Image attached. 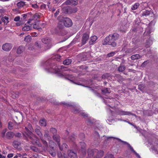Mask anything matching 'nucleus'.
Here are the masks:
<instances>
[{"label": "nucleus", "instance_id": "obj_20", "mask_svg": "<svg viewBox=\"0 0 158 158\" xmlns=\"http://www.w3.org/2000/svg\"><path fill=\"white\" fill-rule=\"evenodd\" d=\"M65 3L66 5H72L75 6L77 5V2L75 0H67L66 2H65Z\"/></svg>", "mask_w": 158, "mask_h": 158}, {"label": "nucleus", "instance_id": "obj_39", "mask_svg": "<svg viewBox=\"0 0 158 158\" xmlns=\"http://www.w3.org/2000/svg\"><path fill=\"white\" fill-rule=\"evenodd\" d=\"M8 18L7 16H5L2 19V21L5 24H7L9 21H8Z\"/></svg>", "mask_w": 158, "mask_h": 158}, {"label": "nucleus", "instance_id": "obj_5", "mask_svg": "<svg viewBox=\"0 0 158 158\" xmlns=\"http://www.w3.org/2000/svg\"><path fill=\"white\" fill-rule=\"evenodd\" d=\"M7 130L5 129L3 130L1 133V137L8 139H11L13 138L15 135L14 133L11 131H8L6 133Z\"/></svg>", "mask_w": 158, "mask_h": 158}, {"label": "nucleus", "instance_id": "obj_53", "mask_svg": "<svg viewBox=\"0 0 158 158\" xmlns=\"http://www.w3.org/2000/svg\"><path fill=\"white\" fill-rule=\"evenodd\" d=\"M15 136L16 137L19 138L22 137V135L20 133H18L15 134Z\"/></svg>", "mask_w": 158, "mask_h": 158}, {"label": "nucleus", "instance_id": "obj_10", "mask_svg": "<svg viewBox=\"0 0 158 158\" xmlns=\"http://www.w3.org/2000/svg\"><path fill=\"white\" fill-rule=\"evenodd\" d=\"M12 45L10 43H6L2 46V49L5 51H9L12 48Z\"/></svg>", "mask_w": 158, "mask_h": 158}, {"label": "nucleus", "instance_id": "obj_26", "mask_svg": "<svg viewBox=\"0 0 158 158\" xmlns=\"http://www.w3.org/2000/svg\"><path fill=\"white\" fill-rule=\"evenodd\" d=\"M102 92L104 94L110 93L111 92L110 89L109 88H104L101 90Z\"/></svg>", "mask_w": 158, "mask_h": 158}, {"label": "nucleus", "instance_id": "obj_22", "mask_svg": "<svg viewBox=\"0 0 158 158\" xmlns=\"http://www.w3.org/2000/svg\"><path fill=\"white\" fill-rule=\"evenodd\" d=\"M80 145L81 148L83 150V152H84V154H85L86 151L85 148H86V145L85 143L83 142H81L80 143Z\"/></svg>", "mask_w": 158, "mask_h": 158}, {"label": "nucleus", "instance_id": "obj_31", "mask_svg": "<svg viewBox=\"0 0 158 158\" xmlns=\"http://www.w3.org/2000/svg\"><path fill=\"white\" fill-rule=\"evenodd\" d=\"M126 69V67L124 65H120L118 67V70L119 72H123V71Z\"/></svg>", "mask_w": 158, "mask_h": 158}, {"label": "nucleus", "instance_id": "obj_18", "mask_svg": "<svg viewBox=\"0 0 158 158\" xmlns=\"http://www.w3.org/2000/svg\"><path fill=\"white\" fill-rule=\"evenodd\" d=\"M71 8L69 6L64 7L62 9V12L65 14H70Z\"/></svg>", "mask_w": 158, "mask_h": 158}, {"label": "nucleus", "instance_id": "obj_48", "mask_svg": "<svg viewBox=\"0 0 158 158\" xmlns=\"http://www.w3.org/2000/svg\"><path fill=\"white\" fill-rule=\"evenodd\" d=\"M77 11V9L76 8H74L73 9L71 8L70 10V14L72 13H75Z\"/></svg>", "mask_w": 158, "mask_h": 158}, {"label": "nucleus", "instance_id": "obj_7", "mask_svg": "<svg viewBox=\"0 0 158 158\" xmlns=\"http://www.w3.org/2000/svg\"><path fill=\"white\" fill-rule=\"evenodd\" d=\"M116 114L118 115H132L136 117V115L134 114L131 113V112L129 111H125L123 110H119L116 111Z\"/></svg>", "mask_w": 158, "mask_h": 158}, {"label": "nucleus", "instance_id": "obj_33", "mask_svg": "<svg viewBox=\"0 0 158 158\" xmlns=\"http://www.w3.org/2000/svg\"><path fill=\"white\" fill-rule=\"evenodd\" d=\"M39 123L41 126L45 127L46 126V121L44 119H42L40 120Z\"/></svg>", "mask_w": 158, "mask_h": 158}, {"label": "nucleus", "instance_id": "obj_6", "mask_svg": "<svg viewBox=\"0 0 158 158\" xmlns=\"http://www.w3.org/2000/svg\"><path fill=\"white\" fill-rule=\"evenodd\" d=\"M107 44L112 45L113 47H115L116 46V43L113 38H111L110 35L106 38L103 43V44L104 45Z\"/></svg>", "mask_w": 158, "mask_h": 158}, {"label": "nucleus", "instance_id": "obj_45", "mask_svg": "<svg viewBox=\"0 0 158 158\" xmlns=\"http://www.w3.org/2000/svg\"><path fill=\"white\" fill-rule=\"evenodd\" d=\"M61 57V56H60V55L56 54L53 56L52 57L53 59H55L57 60L60 59V58Z\"/></svg>", "mask_w": 158, "mask_h": 158}, {"label": "nucleus", "instance_id": "obj_63", "mask_svg": "<svg viewBox=\"0 0 158 158\" xmlns=\"http://www.w3.org/2000/svg\"><path fill=\"white\" fill-rule=\"evenodd\" d=\"M134 50H135V49H134L133 48L129 49H128V52H129V53L132 52Z\"/></svg>", "mask_w": 158, "mask_h": 158}, {"label": "nucleus", "instance_id": "obj_62", "mask_svg": "<svg viewBox=\"0 0 158 158\" xmlns=\"http://www.w3.org/2000/svg\"><path fill=\"white\" fill-rule=\"evenodd\" d=\"M60 12V11L59 10H57L56 12L54 14V15L55 17H56L59 14Z\"/></svg>", "mask_w": 158, "mask_h": 158}, {"label": "nucleus", "instance_id": "obj_43", "mask_svg": "<svg viewBox=\"0 0 158 158\" xmlns=\"http://www.w3.org/2000/svg\"><path fill=\"white\" fill-rule=\"evenodd\" d=\"M104 158H114V156L111 154H107Z\"/></svg>", "mask_w": 158, "mask_h": 158}, {"label": "nucleus", "instance_id": "obj_27", "mask_svg": "<svg viewBox=\"0 0 158 158\" xmlns=\"http://www.w3.org/2000/svg\"><path fill=\"white\" fill-rule=\"evenodd\" d=\"M141 58V56L138 54H135L132 55L131 56V59L133 60H135L138 59H139Z\"/></svg>", "mask_w": 158, "mask_h": 158}, {"label": "nucleus", "instance_id": "obj_51", "mask_svg": "<svg viewBox=\"0 0 158 158\" xmlns=\"http://www.w3.org/2000/svg\"><path fill=\"white\" fill-rule=\"evenodd\" d=\"M49 153L52 156L54 157L56 156V153L54 152H49Z\"/></svg>", "mask_w": 158, "mask_h": 158}, {"label": "nucleus", "instance_id": "obj_1", "mask_svg": "<svg viewBox=\"0 0 158 158\" xmlns=\"http://www.w3.org/2000/svg\"><path fill=\"white\" fill-rule=\"evenodd\" d=\"M25 129L27 131L26 134L28 138L31 140L32 143L34 145H36L39 147L42 146V144L39 141V139L31 131H30L28 127H25Z\"/></svg>", "mask_w": 158, "mask_h": 158}, {"label": "nucleus", "instance_id": "obj_49", "mask_svg": "<svg viewBox=\"0 0 158 158\" xmlns=\"http://www.w3.org/2000/svg\"><path fill=\"white\" fill-rule=\"evenodd\" d=\"M93 92L95 95L99 97H101V95L99 93L97 92L96 91H94V90H93Z\"/></svg>", "mask_w": 158, "mask_h": 158}, {"label": "nucleus", "instance_id": "obj_24", "mask_svg": "<svg viewBox=\"0 0 158 158\" xmlns=\"http://www.w3.org/2000/svg\"><path fill=\"white\" fill-rule=\"evenodd\" d=\"M150 11L148 10H145L142 11V16H147L150 15Z\"/></svg>", "mask_w": 158, "mask_h": 158}, {"label": "nucleus", "instance_id": "obj_23", "mask_svg": "<svg viewBox=\"0 0 158 158\" xmlns=\"http://www.w3.org/2000/svg\"><path fill=\"white\" fill-rule=\"evenodd\" d=\"M24 50V47L21 46H19L17 49V52L18 54H20L23 52Z\"/></svg>", "mask_w": 158, "mask_h": 158}, {"label": "nucleus", "instance_id": "obj_60", "mask_svg": "<svg viewBox=\"0 0 158 158\" xmlns=\"http://www.w3.org/2000/svg\"><path fill=\"white\" fill-rule=\"evenodd\" d=\"M64 74L65 76H67V77H66V78H67V79H69V78H70V77H72L71 75H70L69 74H65V73H64Z\"/></svg>", "mask_w": 158, "mask_h": 158}, {"label": "nucleus", "instance_id": "obj_14", "mask_svg": "<svg viewBox=\"0 0 158 158\" xmlns=\"http://www.w3.org/2000/svg\"><path fill=\"white\" fill-rule=\"evenodd\" d=\"M41 40L44 44H49L50 47H51V43L52 40L50 38L48 37L44 38L42 39Z\"/></svg>", "mask_w": 158, "mask_h": 158}, {"label": "nucleus", "instance_id": "obj_40", "mask_svg": "<svg viewBox=\"0 0 158 158\" xmlns=\"http://www.w3.org/2000/svg\"><path fill=\"white\" fill-rule=\"evenodd\" d=\"M62 104L64 105L65 106H73L74 105V104L73 103H67L64 102H61Z\"/></svg>", "mask_w": 158, "mask_h": 158}, {"label": "nucleus", "instance_id": "obj_64", "mask_svg": "<svg viewBox=\"0 0 158 158\" xmlns=\"http://www.w3.org/2000/svg\"><path fill=\"white\" fill-rule=\"evenodd\" d=\"M27 15V14H24L22 15V16L23 19H24L26 18Z\"/></svg>", "mask_w": 158, "mask_h": 158}, {"label": "nucleus", "instance_id": "obj_35", "mask_svg": "<svg viewBox=\"0 0 158 158\" xmlns=\"http://www.w3.org/2000/svg\"><path fill=\"white\" fill-rule=\"evenodd\" d=\"M25 2L23 1H20L17 3V6L19 8L22 7L25 5Z\"/></svg>", "mask_w": 158, "mask_h": 158}, {"label": "nucleus", "instance_id": "obj_59", "mask_svg": "<svg viewBox=\"0 0 158 158\" xmlns=\"http://www.w3.org/2000/svg\"><path fill=\"white\" fill-rule=\"evenodd\" d=\"M28 49L30 50H33L34 48H33L32 46L31 45H30L29 46Z\"/></svg>", "mask_w": 158, "mask_h": 158}, {"label": "nucleus", "instance_id": "obj_3", "mask_svg": "<svg viewBox=\"0 0 158 158\" xmlns=\"http://www.w3.org/2000/svg\"><path fill=\"white\" fill-rule=\"evenodd\" d=\"M87 152L89 157H90L94 156V158H101L104 154L103 151L98 150L96 149H89Z\"/></svg>", "mask_w": 158, "mask_h": 158}, {"label": "nucleus", "instance_id": "obj_17", "mask_svg": "<svg viewBox=\"0 0 158 158\" xmlns=\"http://www.w3.org/2000/svg\"><path fill=\"white\" fill-rule=\"evenodd\" d=\"M68 155L71 158H77V156L76 152L70 151L68 152Z\"/></svg>", "mask_w": 158, "mask_h": 158}, {"label": "nucleus", "instance_id": "obj_57", "mask_svg": "<svg viewBox=\"0 0 158 158\" xmlns=\"http://www.w3.org/2000/svg\"><path fill=\"white\" fill-rule=\"evenodd\" d=\"M38 34L36 32H33L31 33V36L33 37H36L37 36Z\"/></svg>", "mask_w": 158, "mask_h": 158}, {"label": "nucleus", "instance_id": "obj_56", "mask_svg": "<svg viewBox=\"0 0 158 158\" xmlns=\"http://www.w3.org/2000/svg\"><path fill=\"white\" fill-rule=\"evenodd\" d=\"M138 89L141 90H143L144 89V87L142 85H139L138 86Z\"/></svg>", "mask_w": 158, "mask_h": 158}, {"label": "nucleus", "instance_id": "obj_32", "mask_svg": "<svg viewBox=\"0 0 158 158\" xmlns=\"http://www.w3.org/2000/svg\"><path fill=\"white\" fill-rule=\"evenodd\" d=\"M111 38H112L114 41H115L118 39L119 37V35L117 33H114L111 35Z\"/></svg>", "mask_w": 158, "mask_h": 158}, {"label": "nucleus", "instance_id": "obj_8", "mask_svg": "<svg viewBox=\"0 0 158 158\" xmlns=\"http://www.w3.org/2000/svg\"><path fill=\"white\" fill-rule=\"evenodd\" d=\"M45 134L44 135V137L45 139L47 138L49 142V146L50 147L53 148V147L52 146V143H53V144L54 142L52 141V138L49 134V131H45Z\"/></svg>", "mask_w": 158, "mask_h": 158}, {"label": "nucleus", "instance_id": "obj_12", "mask_svg": "<svg viewBox=\"0 0 158 158\" xmlns=\"http://www.w3.org/2000/svg\"><path fill=\"white\" fill-rule=\"evenodd\" d=\"M41 130V128L39 126L36 125L35 126V131L40 138L43 137V134L40 131Z\"/></svg>", "mask_w": 158, "mask_h": 158}, {"label": "nucleus", "instance_id": "obj_11", "mask_svg": "<svg viewBox=\"0 0 158 158\" xmlns=\"http://www.w3.org/2000/svg\"><path fill=\"white\" fill-rule=\"evenodd\" d=\"M58 26L55 28V32L58 33L61 30H62L64 27L63 22H60L59 21Z\"/></svg>", "mask_w": 158, "mask_h": 158}, {"label": "nucleus", "instance_id": "obj_37", "mask_svg": "<svg viewBox=\"0 0 158 158\" xmlns=\"http://www.w3.org/2000/svg\"><path fill=\"white\" fill-rule=\"evenodd\" d=\"M110 76L111 74L110 73H105L102 75V78L103 79H105Z\"/></svg>", "mask_w": 158, "mask_h": 158}, {"label": "nucleus", "instance_id": "obj_19", "mask_svg": "<svg viewBox=\"0 0 158 158\" xmlns=\"http://www.w3.org/2000/svg\"><path fill=\"white\" fill-rule=\"evenodd\" d=\"M31 25L30 24V26L27 25L26 23L24 25V26L22 28V30L23 31H28L31 29Z\"/></svg>", "mask_w": 158, "mask_h": 158}, {"label": "nucleus", "instance_id": "obj_41", "mask_svg": "<svg viewBox=\"0 0 158 158\" xmlns=\"http://www.w3.org/2000/svg\"><path fill=\"white\" fill-rule=\"evenodd\" d=\"M139 3H136L131 7V9L132 10H135L139 6Z\"/></svg>", "mask_w": 158, "mask_h": 158}, {"label": "nucleus", "instance_id": "obj_21", "mask_svg": "<svg viewBox=\"0 0 158 158\" xmlns=\"http://www.w3.org/2000/svg\"><path fill=\"white\" fill-rule=\"evenodd\" d=\"M20 144L21 143L19 142L16 140L14 141L12 144L13 146L16 148H18Z\"/></svg>", "mask_w": 158, "mask_h": 158}, {"label": "nucleus", "instance_id": "obj_25", "mask_svg": "<svg viewBox=\"0 0 158 158\" xmlns=\"http://www.w3.org/2000/svg\"><path fill=\"white\" fill-rule=\"evenodd\" d=\"M97 39V36L94 35L91 37L90 41H89V43L91 44L94 43Z\"/></svg>", "mask_w": 158, "mask_h": 158}, {"label": "nucleus", "instance_id": "obj_52", "mask_svg": "<svg viewBox=\"0 0 158 158\" xmlns=\"http://www.w3.org/2000/svg\"><path fill=\"white\" fill-rule=\"evenodd\" d=\"M28 128L31 131H32L33 130L32 127V126L30 123H28Z\"/></svg>", "mask_w": 158, "mask_h": 158}, {"label": "nucleus", "instance_id": "obj_13", "mask_svg": "<svg viewBox=\"0 0 158 158\" xmlns=\"http://www.w3.org/2000/svg\"><path fill=\"white\" fill-rule=\"evenodd\" d=\"M89 35L86 33L83 34L81 40V44L82 45L85 44L89 38Z\"/></svg>", "mask_w": 158, "mask_h": 158}, {"label": "nucleus", "instance_id": "obj_55", "mask_svg": "<svg viewBox=\"0 0 158 158\" xmlns=\"http://www.w3.org/2000/svg\"><path fill=\"white\" fill-rule=\"evenodd\" d=\"M148 63V61H145L142 64L141 66L143 67H144Z\"/></svg>", "mask_w": 158, "mask_h": 158}, {"label": "nucleus", "instance_id": "obj_16", "mask_svg": "<svg viewBox=\"0 0 158 158\" xmlns=\"http://www.w3.org/2000/svg\"><path fill=\"white\" fill-rule=\"evenodd\" d=\"M58 145L59 149L61 151L65 150L68 148V146L65 143H63L61 146L60 143H58Z\"/></svg>", "mask_w": 158, "mask_h": 158}, {"label": "nucleus", "instance_id": "obj_42", "mask_svg": "<svg viewBox=\"0 0 158 158\" xmlns=\"http://www.w3.org/2000/svg\"><path fill=\"white\" fill-rule=\"evenodd\" d=\"M50 131L52 133L53 135H56L57 133V131L56 129L55 128H52L50 129Z\"/></svg>", "mask_w": 158, "mask_h": 158}, {"label": "nucleus", "instance_id": "obj_54", "mask_svg": "<svg viewBox=\"0 0 158 158\" xmlns=\"http://www.w3.org/2000/svg\"><path fill=\"white\" fill-rule=\"evenodd\" d=\"M19 127V124L17 123H14V128L15 129H17Z\"/></svg>", "mask_w": 158, "mask_h": 158}, {"label": "nucleus", "instance_id": "obj_28", "mask_svg": "<svg viewBox=\"0 0 158 158\" xmlns=\"http://www.w3.org/2000/svg\"><path fill=\"white\" fill-rule=\"evenodd\" d=\"M72 62V60L71 59H68L64 61L63 64L65 65H68L70 64Z\"/></svg>", "mask_w": 158, "mask_h": 158}, {"label": "nucleus", "instance_id": "obj_30", "mask_svg": "<svg viewBox=\"0 0 158 158\" xmlns=\"http://www.w3.org/2000/svg\"><path fill=\"white\" fill-rule=\"evenodd\" d=\"M31 40V38L30 35H28L25 36L24 39V41L26 42H30Z\"/></svg>", "mask_w": 158, "mask_h": 158}, {"label": "nucleus", "instance_id": "obj_4", "mask_svg": "<svg viewBox=\"0 0 158 158\" xmlns=\"http://www.w3.org/2000/svg\"><path fill=\"white\" fill-rule=\"evenodd\" d=\"M58 20L60 22H63L65 27H69L72 25V20L69 18H64L62 15H60L58 18Z\"/></svg>", "mask_w": 158, "mask_h": 158}, {"label": "nucleus", "instance_id": "obj_61", "mask_svg": "<svg viewBox=\"0 0 158 158\" xmlns=\"http://www.w3.org/2000/svg\"><path fill=\"white\" fill-rule=\"evenodd\" d=\"M13 156V154L12 153L9 154L7 156L8 158H10L12 157Z\"/></svg>", "mask_w": 158, "mask_h": 158}, {"label": "nucleus", "instance_id": "obj_29", "mask_svg": "<svg viewBox=\"0 0 158 158\" xmlns=\"http://www.w3.org/2000/svg\"><path fill=\"white\" fill-rule=\"evenodd\" d=\"M152 40L150 39L147 40L145 43L146 47V48H148L152 44Z\"/></svg>", "mask_w": 158, "mask_h": 158}, {"label": "nucleus", "instance_id": "obj_36", "mask_svg": "<svg viewBox=\"0 0 158 158\" xmlns=\"http://www.w3.org/2000/svg\"><path fill=\"white\" fill-rule=\"evenodd\" d=\"M14 126V123L9 122L8 123V128L11 130L13 129Z\"/></svg>", "mask_w": 158, "mask_h": 158}, {"label": "nucleus", "instance_id": "obj_15", "mask_svg": "<svg viewBox=\"0 0 158 158\" xmlns=\"http://www.w3.org/2000/svg\"><path fill=\"white\" fill-rule=\"evenodd\" d=\"M41 13H36L34 14L33 16V19H30L29 21H28L27 23L29 24L30 23L31 21L33 19L36 20L40 18L41 16Z\"/></svg>", "mask_w": 158, "mask_h": 158}, {"label": "nucleus", "instance_id": "obj_50", "mask_svg": "<svg viewBox=\"0 0 158 158\" xmlns=\"http://www.w3.org/2000/svg\"><path fill=\"white\" fill-rule=\"evenodd\" d=\"M35 45L36 47L38 48H41V45L38 42H36L35 43Z\"/></svg>", "mask_w": 158, "mask_h": 158}, {"label": "nucleus", "instance_id": "obj_46", "mask_svg": "<svg viewBox=\"0 0 158 158\" xmlns=\"http://www.w3.org/2000/svg\"><path fill=\"white\" fill-rule=\"evenodd\" d=\"M115 52H111L109 53L108 54L107 56L108 57L113 56L115 55Z\"/></svg>", "mask_w": 158, "mask_h": 158}, {"label": "nucleus", "instance_id": "obj_34", "mask_svg": "<svg viewBox=\"0 0 158 158\" xmlns=\"http://www.w3.org/2000/svg\"><path fill=\"white\" fill-rule=\"evenodd\" d=\"M53 139L54 140L57 142V143H59L60 139V137L58 135H53Z\"/></svg>", "mask_w": 158, "mask_h": 158}, {"label": "nucleus", "instance_id": "obj_9", "mask_svg": "<svg viewBox=\"0 0 158 158\" xmlns=\"http://www.w3.org/2000/svg\"><path fill=\"white\" fill-rule=\"evenodd\" d=\"M115 139H117V140L118 141H119V142H121L123 143H124V144H127V145L128 147L129 148V149L131 150L132 152H133V153H134L135 155L137 156H138V157H140V156L139 155V154L137 153L134 150V149H133V148L128 143H127V142H125V141H122V140L121 139H119V138H115Z\"/></svg>", "mask_w": 158, "mask_h": 158}, {"label": "nucleus", "instance_id": "obj_44", "mask_svg": "<svg viewBox=\"0 0 158 158\" xmlns=\"http://www.w3.org/2000/svg\"><path fill=\"white\" fill-rule=\"evenodd\" d=\"M33 28L35 29H36L38 30L39 31H41L42 30L41 27H39L38 25L36 24H34L33 26Z\"/></svg>", "mask_w": 158, "mask_h": 158}, {"label": "nucleus", "instance_id": "obj_58", "mask_svg": "<svg viewBox=\"0 0 158 158\" xmlns=\"http://www.w3.org/2000/svg\"><path fill=\"white\" fill-rule=\"evenodd\" d=\"M20 19V17L17 16V17H15V19H14V20L15 21H18Z\"/></svg>", "mask_w": 158, "mask_h": 158}, {"label": "nucleus", "instance_id": "obj_38", "mask_svg": "<svg viewBox=\"0 0 158 158\" xmlns=\"http://www.w3.org/2000/svg\"><path fill=\"white\" fill-rule=\"evenodd\" d=\"M40 138L44 146L46 148L48 147V144L47 142L43 138V137H41Z\"/></svg>", "mask_w": 158, "mask_h": 158}, {"label": "nucleus", "instance_id": "obj_47", "mask_svg": "<svg viewBox=\"0 0 158 158\" xmlns=\"http://www.w3.org/2000/svg\"><path fill=\"white\" fill-rule=\"evenodd\" d=\"M75 135H72L71 136H70L69 137V139L72 142L74 141L75 140Z\"/></svg>", "mask_w": 158, "mask_h": 158}, {"label": "nucleus", "instance_id": "obj_2", "mask_svg": "<svg viewBox=\"0 0 158 158\" xmlns=\"http://www.w3.org/2000/svg\"><path fill=\"white\" fill-rule=\"evenodd\" d=\"M46 70L49 72L55 73H62L64 71H69L70 70V69H67L63 66H57L54 65L52 63L51 64L50 68Z\"/></svg>", "mask_w": 158, "mask_h": 158}]
</instances>
